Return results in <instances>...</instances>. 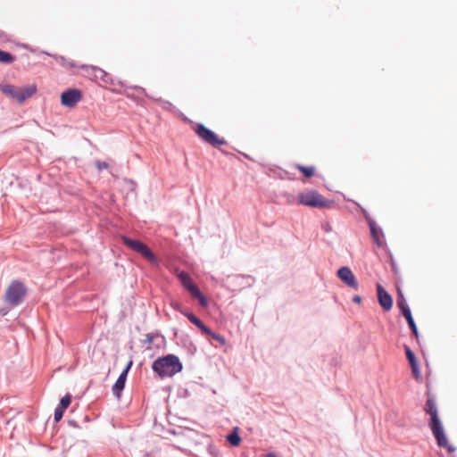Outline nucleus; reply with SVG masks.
<instances>
[{
	"label": "nucleus",
	"instance_id": "36",
	"mask_svg": "<svg viewBox=\"0 0 457 457\" xmlns=\"http://www.w3.org/2000/svg\"><path fill=\"white\" fill-rule=\"evenodd\" d=\"M128 370H122L120 372V374L119 375L118 378L117 379H120V380H123V381H127V378H128Z\"/></svg>",
	"mask_w": 457,
	"mask_h": 457
},
{
	"label": "nucleus",
	"instance_id": "16",
	"mask_svg": "<svg viewBox=\"0 0 457 457\" xmlns=\"http://www.w3.org/2000/svg\"><path fill=\"white\" fill-rule=\"evenodd\" d=\"M201 332L210 339L217 341L220 345H225L227 343L226 338L222 335L214 332L208 326H205L204 330Z\"/></svg>",
	"mask_w": 457,
	"mask_h": 457
},
{
	"label": "nucleus",
	"instance_id": "25",
	"mask_svg": "<svg viewBox=\"0 0 457 457\" xmlns=\"http://www.w3.org/2000/svg\"><path fill=\"white\" fill-rule=\"evenodd\" d=\"M71 403V395L70 394H66L60 399L58 406L62 409L66 410Z\"/></svg>",
	"mask_w": 457,
	"mask_h": 457
},
{
	"label": "nucleus",
	"instance_id": "2",
	"mask_svg": "<svg viewBox=\"0 0 457 457\" xmlns=\"http://www.w3.org/2000/svg\"><path fill=\"white\" fill-rule=\"evenodd\" d=\"M152 370L161 378L173 377L183 370L179 358L172 353L156 358L152 363Z\"/></svg>",
	"mask_w": 457,
	"mask_h": 457
},
{
	"label": "nucleus",
	"instance_id": "31",
	"mask_svg": "<svg viewBox=\"0 0 457 457\" xmlns=\"http://www.w3.org/2000/svg\"><path fill=\"white\" fill-rule=\"evenodd\" d=\"M96 166L97 170L101 171L104 169H107L109 167V163H107L106 162L96 161Z\"/></svg>",
	"mask_w": 457,
	"mask_h": 457
},
{
	"label": "nucleus",
	"instance_id": "7",
	"mask_svg": "<svg viewBox=\"0 0 457 457\" xmlns=\"http://www.w3.org/2000/svg\"><path fill=\"white\" fill-rule=\"evenodd\" d=\"M333 201L325 199L316 190H309L298 195L297 204L312 208H326L328 207Z\"/></svg>",
	"mask_w": 457,
	"mask_h": 457
},
{
	"label": "nucleus",
	"instance_id": "17",
	"mask_svg": "<svg viewBox=\"0 0 457 457\" xmlns=\"http://www.w3.org/2000/svg\"><path fill=\"white\" fill-rule=\"evenodd\" d=\"M183 315L188 319V320L194 324L200 331L204 330L205 324L192 312L185 311Z\"/></svg>",
	"mask_w": 457,
	"mask_h": 457
},
{
	"label": "nucleus",
	"instance_id": "26",
	"mask_svg": "<svg viewBox=\"0 0 457 457\" xmlns=\"http://www.w3.org/2000/svg\"><path fill=\"white\" fill-rule=\"evenodd\" d=\"M407 324H408L409 328L411 331L412 335L415 337V338L419 342L420 333H419L418 327H417V325L415 323L414 319L407 321Z\"/></svg>",
	"mask_w": 457,
	"mask_h": 457
},
{
	"label": "nucleus",
	"instance_id": "24",
	"mask_svg": "<svg viewBox=\"0 0 457 457\" xmlns=\"http://www.w3.org/2000/svg\"><path fill=\"white\" fill-rule=\"evenodd\" d=\"M386 253L389 256V260H390V265H391V268H392V270L394 272L395 275H398L399 274V268L397 266V263L394 258V255L391 252V250L389 248L386 247Z\"/></svg>",
	"mask_w": 457,
	"mask_h": 457
},
{
	"label": "nucleus",
	"instance_id": "45",
	"mask_svg": "<svg viewBox=\"0 0 457 457\" xmlns=\"http://www.w3.org/2000/svg\"><path fill=\"white\" fill-rule=\"evenodd\" d=\"M265 457H278L274 453H268Z\"/></svg>",
	"mask_w": 457,
	"mask_h": 457
},
{
	"label": "nucleus",
	"instance_id": "9",
	"mask_svg": "<svg viewBox=\"0 0 457 457\" xmlns=\"http://www.w3.org/2000/svg\"><path fill=\"white\" fill-rule=\"evenodd\" d=\"M256 278L252 275L234 274L226 278L227 287L231 291H241L252 287Z\"/></svg>",
	"mask_w": 457,
	"mask_h": 457
},
{
	"label": "nucleus",
	"instance_id": "35",
	"mask_svg": "<svg viewBox=\"0 0 457 457\" xmlns=\"http://www.w3.org/2000/svg\"><path fill=\"white\" fill-rule=\"evenodd\" d=\"M128 370H122L120 372V374L119 375L118 378L117 379H120V380H123V381H127V378H128Z\"/></svg>",
	"mask_w": 457,
	"mask_h": 457
},
{
	"label": "nucleus",
	"instance_id": "27",
	"mask_svg": "<svg viewBox=\"0 0 457 457\" xmlns=\"http://www.w3.org/2000/svg\"><path fill=\"white\" fill-rule=\"evenodd\" d=\"M64 411H65V410L62 409L59 406H57L55 408L54 413V422H59L62 419Z\"/></svg>",
	"mask_w": 457,
	"mask_h": 457
},
{
	"label": "nucleus",
	"instance_id": "30",
	"mask_svg": "<svg viewBox=\"0 0 457 457\" xmlns=\"http://www.w3.org/2000/svg\"><path fill=\"white\" fill-rule=\"evenodd\" d=\"M170 306L174 311L179 312L182 315H183V312H185V311H187V309L183 308V306L179 303H177V302L171 303Z\"/></svg>",
	"mask_w": 457,
	"mask_h": 457
},
{
	"label": "nucleus",
	"instance_id": "20",
	"mask_svg": "<svg viewBox=\"0 0 457 457\" xmlns=\"http://www.w3.org/2000/svg\"><path fill=\"white\" fill-rule=\"evenodd\" d=\"M295 168L302 172L305 178H312L315 172L314 166H304L302 164H296Z\"/></svg>",
	"mask_w": 457,
	"mask_h": 457
},
{
	"label": "nucleus",
	"instance_id": "39",
	"mask_svg": "<svg viewBox=\"0 0 457 457\" xmlns=\"http://www.w3.org/2000/svg\"><path fill=\"white\" fill-rule=\"evenodd\" d=\"M180 340L182 343L186 344L187 341H189V337L186 334H182L180 336Z\"/></svg>",
	"mask_w": 457,
	"mask_h": 457
},
{
	"label": "nucleus",
	"instance_id": "3",
	"mask_svg": "<svg viewBox=\"0 0 457 457\" xmlns=\"http://www.w3.org/2000/svg\"><path fill=\"white\" fill-rule=\"evenodd\" d=\"M183 287L190 294V295L198 301L201 307L206 308L209 305L208 298L200 290L187 271L181 270L177 274Z\"/></svg>",
	"mask_w": 457,
	"mask_h": 457
},
{
	"label": "nucleus",
	"instance_id": "44",
	"mask_svg": "<svg viewBox=\"0 0 457 457\" xmlns=\"http://www.w3.org/2000/svg\"><path fill=\"white\" fill-rule=\"evenodd\" d=\"M142 457H154L152 453L145 452L142 454Z\"/></svg>",
	"mask_w": 457,
	"mask_h": 457
},
{
	"label": "nucleus",
	"instance_id": "21",
	"mask_svg": "<svg viewBox=\"0 0 457 457\" xmlns=\"http://www.w3.org/2000/svg\"><path fill=\"white\" fill-rule=\"evenodd\" d=\"M403 347H404L406 359L410 364V367L419 364L414 352L407 345H404Z\"/></svg>",
	"mask_w": 457,
	"mask_h": 457
},
{
	"label": "nucleus",
	"instance_id": "10",
	"mask_svg": "<svg viewBox=\"0 0 457 457\" xmlns=\"http://www.w3.org/2000/svg\"><path fill=\"white\" fill-rule=\"evenodd\" d=\"M82 99V92L78 88H68L61 94V104L68 108L74 107Z\"/></svg>",
	"mask_w": 457,
	"mask_h": 457
},
{
	"label": "nucleus",
	"instance_id": "15",
	"mask_svg": "<svg viewBox=\"0 0 457 457\" xmlns=\"http://www.w3.org/2000/svg\"><path fill=\"white\" fill-rule=\"evenodd\" d=\"M134 88L140 91L142 94L145 95L148 98L159 103L162 108L170 112L177 111V108L170 101L163 100L162 98H154V96H149L144 87H141L139 86H135Z\"/></svg>",
	"mask_w": 457,
	"mask_h": 457
},
{
	"label": "nucleus",
	"instance_id": "29",
	"mask_svg": "<svg viewBox=\"0 0 457 457\" xmlns=\"http://www.w3.org/2000/svg\"><path fill=\"white\" fill-rule=\"evenodd\" d=\"M412 375L415 379L419 380L421 378L420 370L419 364L411 367Z\"/></svg>",
	"mask_w": 457,
	"mask_h": 457
},
{
	"label": "nucleus",
	"instance_id": "34",
	"mask_svg": "<svg viewBox=\"0 0 457 457\" xmlns=\"http://www.w3.org/2000/svg\"><path fill=\"white\" fill-rule=\"evenodd\" d=\"M154 335L152 333H149L145 337V343L147 345H150L154 342Z\"/></svg>",
	"mask_w": 457,
	"mask_h": 457
},
{
	"label": "nucleus",
	"instance_id": "33",
	"mask_svg": "<svg viewBox=\"0 0 457 457\" xmlns=\"http://www.w3.org/2000/svg\"><path fill=\"white\" fill-rule=\"evenodd\" d=\"M321 228H322V230H324L326 233H329V232H331V230H332V228H331V226H330V224H329L328 222H323V223L321 224Z\"/></svg>",
	"mask_w": 457,
	"mask_h": 457
},
{
	"label": "nucleus",
	"instance_id": "42",
	"mask_svg": "<svg viewBox=\"0 0 457 457\" xmlns=\"http://www.w3.org/2000/svg\"><path fill=\"white\" fill-rule=\"evenodd\" d=\"M132 361H129L127 365L125 366V368L123 369L124 370H128V372H129L130 369H131V366H132Z\"/></svg>",
	"mask_w": 457,
	"mask_h": 457
},
{
	"label": "nucleus",
	"instance_id": "19",
	"mask_svg": "<svg viewBox=\"0 0 457 457\" xmlns=\"http://www.w3.org/2000/svg\"><path fill=\"white\" fill-rule=\"evenodd\" d=\"M125 385H126V381L116 379V381L112 388V394L116 398H118V399L120 398L121 393L125 387Z\"/></svg>",
	"mask_w": 457,
	"mask_h": 457
},
{
	"label": "nucleus",
	"instance_id": "41",
	"mask_svg": "<svg viewBox=\"0 0 457 457\" xmlns=\"http://www.w3.org/2000/svg\"><path fill=\"white\" fill-rule=\"evenodd\" d=\"M132 361H129L127 365L125 366V368L123 369L124 370H128V372H129L130 369H131V366H132Z\"/></svg>",
	"mask_w": 457,
	"mask_h": 457
},
{
	"label": "nucleus",
	"instance_id": "28",
	"mask_svg": "<svg viewBox=\"0 0 457 457\" xmlns=\"http://www.w3.org/2000/svg\"><path fill=\"white\" fill-rule=\"evenodd\" d=\"M399 311L406 320V322L413 319L410 306L403 308Z\"/></svg>",
	"mask_w": 457,
	"mask_h": 457
},
{
	"label": "nucleus",
	"instance_id": "14",
	"mask_svg": "<svg viewBox=\"0 0 457 457\" xmlns=\"http://www.w3.org/2000/svg\"><path fill=\"white\" fill-rule=\"evenodd\" d=\"M81 68L82 69L90 68L93 72V77L95 79H99L105 84H108V83L112 84V79L111 75L109 73H107L106 71H104V70H102L98 67H95V66L88 67L87 65H82Z\"/></svg>",
	"mask_w": 457,
	"mask_h": 457
},
{
	"label": "nucleus",
	"instance_id": "46",
	"mask_svg": "<svg viewBox=\"0 0 457 457\" xmlns=\"http://www.w3.org/2000/svg\"><path fill=\"white\" fill-rule=\"evenodd\" d=\"M174 334H175V336H176V337H178V331H177V329H174Z\"/></svg>",
	"mask_w": 457,
	"mask_h": 457
},
{
	"label": "nucleus",
	"instance_id": "22",
	"mask_svg": "<svg viewBox=\"0 0 457 457\" xmlns=\"http://www.w3.org/2000/svg\"><path fill=\"white\" fill-rule=\"evenodd\" d=\"M15 61V57L9 52L0 49V62L4 64L12 63Z\"/></svg>",
	"mask_w": 457,
	"mask_h": 457
},
{
	"label": "nucleus",
	"instance_id": "40",
	"mask_svg": "<svg viewBox=\"0 0 457 457\" xmlns=\"http://www.w3.org/2000/svg\"><path fill=\"white\" fill-rule=\"evenodd\" d=\"M68 424H69V426H71V427H73V428H79V425H78L77 421H76V420H68Z\"/></svg>",
	"mask_w": 457,
	"mask_h": 457
},
{
	"label": "nucleus",
	"instance_id": "37",
	"mask_svg": "<svg viewBox=\"0 0 457 457\" xmlns=\"http://www.w3.org/2000/svg\"><path fill=\"white\" fill-rule=\"evenodd\" d=\"M208 452L213 456L216 457L218 455V450L211 445L208 447Z\"/></svg>",
	"mask_w": 457,
	"mask_h": 457
},
{
	"label": "nucleus",
	"instance_id": "23",
	"mask_svg": "<svg viewBox=\"0 0 457 457\" xmlns=\"http://www.w3.org/2000/svg\"><path fill=\"white\" fill-rule=\"evenodd\" d=\"M396 304L399 310L409 306L407 300L400 288L397 289Z\"/></svg>",
	"mask_w": 457,
	"mask_h": 457
},
{
	"label": "nucleus",
	"instance_id": "6",
	"mask_svg": "<svg viewBox=\"0 0 457 457\" xmlns=\"http://www.w3.org/2000/svg\"><path fill=\"white\" fill-rule=\"evenodd\" d=\"M27 293L28 289L21 280H12L5 291L4 301L16 307L23 302Z\"/></svg>",
	"mask_w": 457,
	"mask_h": 457
},
{
	"label": "nucleus",
	"instance_id": "8",
	"mask_svg": "<svg viewBox=\"0 0 457 457\" xmlns=\"http://www.w3.org/2000/svg\"><path fill=\"white\" fill-rule=\"evenodd\" d=\"M194 131L201 140L212 147L218 148L227 144L224 138L220 137L213 130L210 129L203 123H195Z\"/></svg>",
	"mask_w": 457,
	"mask_h": 457
},
{
	"label": "nucleus",
	"instance_id": "4",
	"mask_svg": "<svg viewBox=\"0 0 457 457\" xmlns=\"http://www.w3.org/2000/svg\"><path fill=\"white\" fill-rule=\"evenodd\" d=\"M37 88L34 84L28 85L23 87H18L11 84H0V91L11 99L16 100L18 103H23L31 97Z\"/></svg>",
	"mask_w": 457,
	"mask_h": 457
},
{
	"label": "nucleus",
	"instance_id": "32",
	"mask_svg": "<svg viewBox=\"0 0 457 457\" xmlns=\"http://www.w3.org/2000/svg\"><path fill=\"white\" fill-rule=\"evenodd\" d=\"M361 211H362V213H363V216L365 218V220H367L368 222V225L370 226V222L371 221H375L370 215V213L367 212V210L361 208Z\"/></svg>",
	"mask_w": 457,
	"mask_h": 457
},
{
	"label": "nucleus",
	"instance_id": "12",
	"mask_svg": "<svg viewBox=\"0 0 457 457\" xmlns=\"http://www.w3.org/2000/svg\"><path fill=\"white\" fill-rule=\"evenodd\" d=\"M378 301L381 308L388 312L392 309L394 300L391 295L380 285H376Z\"/></svg>",
	"mask_w": 457,
	"mask_h": 457
},
{
	"label": "nucleus",
	"instance_id": "38",
	"mask_svg": "<svg viewBox=\"0 0 457 457\" xmlns=\"http://www.w3.org/2000/svg\"><path fill=\"white\" fill-rule=\"evenodd\" d=\"M361 301H362V298L361 295H356L353 297V302L355 303H361Z\"/></svg>",
	"mask_w": 457,
	"mask_h": 457
},
{
	"label": "nucleus",
	"instance_id": "18",
	"mask_svg": "<svg viewBox=\"0 0 457 457\" xmlns=\"http://www.w3.org/2000/svg\"><path fill=\"white\" fill-rule=\"evenodd\" d=\"M227 440L232 446H238L240 445L242 439L238 434L237 428H235L232 432L227 436Z\"/></svg>",
	"mask_w": 457,
	"mask_h": 457
},
{
	"label": "nucleus",
	"instance_id": "1",
	"mask_svg": "<svg viewBox=\"0 0 457 457\" xmlns=\"http://www.w3.org/2000/svg\"><path fill=\"white\" fill-rule=\"evenodd\" d=\"M427 395L428 399L424 406V411L430 416L428 427L436 439V445L440 448L446 449L450 453H454L456 448L453 445L449 444L443 423L439 418L436 397L429 391Z\"/></svg>",
	"mask_w": 457,
	"mask_h": 457
},
{
	"label": "nucleus",
	"instance_id": "5",
	"mask_svg": "<svg viewBox=\"0 0 457 457\" xmlns=\"http://www.w3.org/2000/svg\"><path fill=\"white\" fill-rule=\"evenodd\" d=\"M121 241L129 249L139 253L149 262L153 264L159 263L156 254L141 240L131 238L128 236H121Z\"/></svg>",
	"mask_w": 457,
	"mask_h": 457
},
{
	"label": "nucleus",
	"instance_id": "13",
	"mask_svg": "<svg viewBox=\"0 0 457 457\" xmlns=\"http://www.w3.org/2000/svg\"><path fill=\"white\" fill-rule=\"evenodd\" d=\"M369 228L370 236L376 243L377 246L383 247L384 245H386V243H383L380 239V237H384V232L381 228L378 227L376 221L370 222Z\"/></svg>",
	"mask_w": 457,
	"mask_h": 457
},
{
	"label": "nucleus",
	"instance_id": "43",
	"mask_svg": "<svg viewBox=\"0 0 457 457\" xmlns=\"http://www.w3.org/2000/svg\"><path fill=\"white\" fill-rule=\"evenodd\" d=\"M8 313V309L2 308L0 309V316H5Z\"/></svg>",
	"mask_w": 457,
	"mask_h": 457
},
{
	"label": "nucleus",
	"instance_id": "11",
	"mask_svg": "<svg viewBox=\"0 0 457 457\" xmlns=\"http://www.w3.org/2000/svg\"><path fill=\"white\" fill-rule=\"evenodd\" d=\"M337 276L345 286L352 289L358 290L359 283L349 267H340L337 271Z\"/></svg>",
	"mask_w": 457,
	"mask_h": 457
}]
</instances>
